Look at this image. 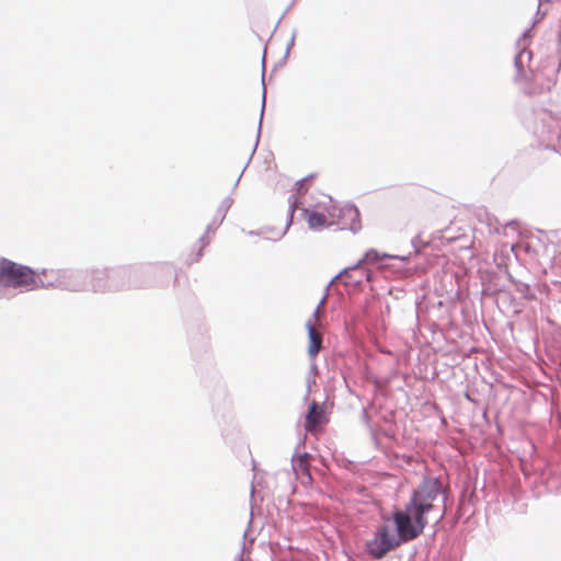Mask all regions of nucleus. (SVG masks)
I'll return each mask as SVG.
<instances>
[{"instance_id": "obj_1", "label": "nucleus", "mask_w": 561, "mask_h": 561, "mask_svg": "<svg viewBox=\"0 0 561 561\" xmlns=\"http://www.w3.org/2000/svg\"><path fill=\"white\" fill-rule=\"evenodd\" d=\"M440 491V484L435 479L425 480L413 493L404 508L392 513V520L403 542L417 538L427 525L426 514L434 505Z\"/></svg>"}, {"instance_id": "obj_3", "label": "nucleus", "mask_w": 561, "mask_h": 561, "mask_svg": "<svg viewBox=\"0 0 561 561\" xmlns=\"http://www.w3.org/2000/svg\"><path fill=\"white\" fill-rule=\"evenodd\" d=\"M403 541L398 534H392L387 525L379 527L367 542L369 554L376 559L383 558L389 551L398 548Z\"/></svg>"}, {"instance_id": "obj_2", "label": "nucleus", "mask_w": 561, "mask_h": 561, "mask_svg": "<svg viewBox=\"0 0 561 561\" xmlns=\"http://www.w3.org/2000/svg\"><path fill=\"white\" fill-rule=\"evenodd\" d=\"M305 218L311 228H322L332 225L347 226L346 222H342V219H348V229L357 231L360 229V219L357 208L347 206L340 208L329 199L328 206H323L321 210H305Z\"/></svg>"}, {"instance_id": "obj_8", "label": "nucleus", "mask_w": 561, "mask_h": 561, "mask_svg": "<svg viewBox=\"0 0 561 561\" xmlns=\"http://www.w3.org/2000/svg\"><path fill=\"white\" fill-rule=\"evenodd\" d=\"M382 256L379 254L378 251L371 249V250H368L365 255L363 256V259L358 262V265H362V264H374V263H377L379 261H381Z\"/></svg>"}, {"instance_id": "obj_6", "label": "nucleus", "mask_w": 561, "mask_h": 561, "mask_svg": "<svg viewBox=\"0 0 561 561\" xmlns=\"http://www.w3.org/2000/svg\"><path fill=\"white\" fill-rule=\"evenodd\" d=\"M308 330V354L311 358H314L322 348V334L317 330L313 322L308 321L306 323Z\"/></svg>"}, {"instance_id": "obj_10", "label": "nucleus", "mask_w": 561, "mask_h": 561, "mask_svg": "<svg viewBox=\"0 0 561 561\" xmlns=\"http://www.w3.org/2000/svg\"><path fill=\"white\" fill-rule=\"evenodd\" d=\"M313 178V175H310L308 178H305L304 180H301L298 184H299V191L302 188L304 184L306 182H308L309 180H311Z\"/></svg>"}, {"instance_id": "obj_4", "label": "nucleus", "mask_w": 561, "mask_h": 561, "mask_svg": "<svg viewBox=\"0 0 561 561\" xmlns=\"http://www.w3.org/2000/svg\"><path fill=\"white\" fill-rule=\"evenodd\" d=\"M37 278L30 267L5 260V286L33 289L37 287Z\"/></svg>"}, {"instance_id": "obj_9", "label": "nucleus", "mask_w": 561, "mask_h": 561, "mask_svg": "<svg viewBox=\"0 0 561 561\" xmlns=\"http://www.w3.org/2000/svg\"><path fill=\"white\" fill-rule=\"evenodd\" d=\"M0 284L5 285V259L0 261Z\"/></svg>"}, {"instance_id": "obj_7", "label": "nucleus", "mask_w": 561, "mask_h": 561, "mask_svg": "<svg viewBox=\"0 0 561 561\" xmlns=\"http://www.w3.org/2000/svg\"><path fill=\"white\" fill-rule=\"evenodd\" d=\"M207 241L202 238L197 245H196V251H192L190 253L186 254L185 256V263L187 265H191L193 263H196L201 260L202 255H203V250L205 249V247L207 245Z\"/></svg>"}, {"instance_id": "obj_11", "label": "nucleus", "mask_w": 561, "mask_h": 561, "mask_svg": "<svg viewBox=\"0 0 561 561\" xmlns=\"http://www.w3.org/2000/svg\"><path fill=\"white\" fill-rule=\"evenodd\" d=\"M317 316H318V310H316L314 313H313L314 318H317Z\"/></svg>"}, {"instance_id": "obj_5", "label": "nucleus", "mask_w": 561, "mask_h": 561, "mask_svg": "<svg viewBox=\"0 0 561 561\" xmlns=\"http://www.w3.org/2000/svg\"><path fill=\"white\" fill-rule=\"evenodd\" d=\"M329 422V417L325 413L324 405L318 404L313 401L309 411L306 415L305 430L311 434H318L322 426Z\"/></svg>"}]
</instances>
